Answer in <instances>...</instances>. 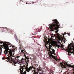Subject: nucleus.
Segmentation results:
<instances>
[{
	"label": "nucleus",
	"instance_id": "f257e3e1",
	"mask_svg": "<svg viewBox=\"0 0 74 74\" xmlns=\"http://www.w3.org/2000/svg\"><path fill=\"white\" fill-rule=\"evenodd\" d=\"M5 55H6L7 58L4 57L2 58L3 60H5L6 59L8 60V61L10 63H12L13 65L16 66L15 64L18 63L19 62L20 63H21V61L19 60L20 58V56H16V57L14 56L12 53V50H10L9 52L5 54Z\"/></svg>",
	"mask_w": 74,
	"mask_h": 74
},
{
	"label": "nucleus",
	"instance_id": "f03ea898",
	"mask_svg": "<svg viewBox=\"0 0 74 74\" xmlns=\"http://www.w3.org/2000/svg\"><path fill=\"white\" fill-rule=\"evenodd\" d=\"M53 23L49 25V27H51L50 28V30L51 32L55 30V32H58L59 31L58 29L60 27V24L59 23V22L56 19L53 20Z\"/></svg>",
	"mask_w": 74,
	"mask_h": 74
},
{
	"label": "nucleus",
	"instance_id": "7ed1b4c3",
	"mask_svg": "<svg viewBox=\"0 0 74 74\" xmlns=\"http://www.w3.org/2000/svg\"><path fill=\"white\" fill-rule=\"evenodd\" d=\"M0 43L1 44L2 43H3V46L2 45L3 47L5 49V50L4 51V54L7 53H9L10 52V51H8V50H10V49H9V47H11L12 46L8 42H3L1 41L0 42Z\"/></svg>",
	"mask_w": 74,
	"mask_h": 74
},
{
	"label": "nucleus",
	"instance_id": "20e7f679",
	"mask_svg": "<svg viewBox=\"0 0 74 74\" xmlns=\"http://www.w3.org/2000/svg\"><path fill=\"white\" fill-rule=\"evenodd\" d=\"M49 46L47 45V44L45 45V47L47 48V49L49 52H48V54L49 55L51 54V55H52V54H53L55 52V51L53 49H52L51 47H52V44H50V43L48 42L47 43V45H49Z\"/></svg>",
	"mask_w": 74,
	"mask_h": 74
},
{
	"label": "nucleus",
	"instance_id": "39448f33",
	"mask_svg": "<svg viewBox=\"0 0 74 74\" xmlns=\"http://www.w3.org/2000/svg\"><path fill=\"white\" fill-rule=\"evenodd\" d=\"M73 44V43H71L68 47V48L66 49V50L68 51V55H69V56L71 55V54H70V53H73L72 50H73V51H74V46H71V45Z\"/></svg>",
	"mask_w": 74,
	"mask_h": 74
},
{
	"label": "nucleus",
	"instance_id": "423d86ee",
	"mask_svg": "<svg viewBox=\"0 0 74 74\" xmlns=\"http://www.w3.org/2000/svg\"><path fill=\"white\" fill-rule=\"evenodd\" d=\"M22 53L23 54V56H25V59L23 58H22L21 59V63H23V64H26V63H25V62H22V59H23V60H27V59H28V60H29V57H26V56H27V52H26V51H24L23 53Z\"/></svg>",
	"mask_w": 74,
	"mask_h": 74
},
{
	"label": "nucleus",
	"instance_id": "0eeeda50",
	"mask_svg": "<svg viewBox=\"0 0 74 74\" xmlns=\"http://www.w3.org/2000/svg\"><path fill=\"white\" fill-rule=\"evenodd\" d=\"M2 30H3L2 32H4V31H3V30H4L5 31H7L8 33H12L13 32H14L13 30H11L9 29H7V27H5V28H2L1 29Z\"/></svg>",
	"mask_w": 74,
	"mask_h": 74
},
{
	"label": "nucleus",
	"instance_id": "6e6552de",
	"mask_svg": "<svg viewBox=\"0 0 74 74\" xmlns=\"http://www.w3.org/2000/svg\"><path fill=\"white\" fill-rule=\"evenodd\" d=\"M60 65L62 68H66V65L65 64L63 65V63L61 62L60 63Z\"/></svg>",
	"mask_w": 74,
	"mask_h": 74
},
{
	"label": "nucleus",
	"instance_id": "1a4fd4ad",
	"mask_svg": "<svg viewBox=\"0 0 74 74\" xmlns=\"http://www.w3.org/2000/svg\"><path fill=\"white\" fill-rule=\"evenodd\" d=\"M51 57H52L53 58V59L57 62H59V59H57L56 57H55V56H53V55H51Z\"/></svg>",
	"mask_w": 74,
	"mask_h": 74
},
{
	"label": "nucleus",
	"instance_id": "9d476101",
	"mask_svg": "<svg viewBox=\"0 0 74 74\" xmlns=\"http://www.w3.org/2000/svg\"><path fill=\"white\" fill-rule=\"evenodd\" d=\"M56 47H58L59 48L60 47V48H62V49H63V46L62 45H61V46L59 45H57Z\"/></svg>",
	"mask_w": 74,
	"mask_h": 74
},
{
	"label": "nucleus",
	"instance_id": "9b49d317",
	"mask_svg": "<svg viewBox=\"0 0 74 74\" xmlns=\"http://www.w3.org/2000/svg\"><path fill=\"white\" fill-rule=\"evenodd\" d=\"M23 47L22 46V45H20L19 49H21V50L23 49Z\"/></svg>",
	"mask_w": 74,
	"mask_h": 74
},
{
	"label": "nucleus",
	"instance_id": "f8f14e48",
	"mask_svg": "<svg viewBox=\"0 0 74 74\" xmlns=\"http://www.w3.org/2000/svg\"><path fill=\"white\" fill-rule=\"evenodd\" d=\"M0 47H1V45H0V55H1V52L2 51V49Z\"/></svg>",
	"mask_w": 74,
	"mask_h": 74
},
{
	"label": "nucleus",
	"instance_id": "ddd939ff",
	"mask_svg": "<svg viewBox=\"0 0 74 74\" xmlns=\"http://www.w3.org/2000/svg\"><path fill=\"white\" fill-rule=\"evenodd\" d=\"M24 51V50L22 49V50L21 51V53L22 54V55H23V54L22 53H23L24 52H23Z\"/></svg>",
	"mask_w": 74,
	"mask_h": 74
},
{
	"label": "nucleus",
	"instance_id": "4468645a",
	"mask_svg": "<svg viewBox=\"0 0 74 74\" xmlns=\"http://www.w3.org/2000/svg\"><path fill=\"white\" fill-rule=\"evenodd\" d=\"M15 40H16V41H17V42H18V41H19V40H18V38H15Z\"/></svg>",
	"mask_w": 74,
	"mask_h": 74
},
{
	"label": "nucleus",
	"instance_id": "2eb2a0df",
	"mask_svg": "<svg viewBox=\"0 0 74 74\" xmlns=\"http://www.w3.org/2000/svg\"><path fill=\"white\" fill-rule=\"evenodd\" d=\"M62 34V35H63V37H64V35H66V33H64V34Z\"/></svg>",
	"mask_w": 74,
	"mask_h": 74
},
{
	"label": "nucleus",
	"instance_id": "dca6fc26",
	"mask_svg": "<svg viewBox=\"0 0 74 74\" xmlns=\"http://www.w3.org/2000/svg\"><path fill=\"white\" fill-rule=\"evenodd\" d=\"M59 40H60H60H61V41H62V38H59Z\"/></svg>",
	"mask_w": 74,
	"mask_h": 74
},
{
	"label": "nucleus",
	"instance_id": "f3484780",
	"mask_svg": "<svg viewBox=\"0 0 74 74\" xmlns=\"http://www.w3.org/2000/svg\"><path fill=\"white\" fill-rule=\"evenodd\" d=\"M39 74H44V73H43V72H39Z\"/></svg>",
	"mask_w": 74,
	"mask_h": 74
},
{
	"label": "nucleus",
	"instance_id": "a211bd4d",
	"mask_svg": "<svg viewBox=\"0 0 74 74\" xmlns=\"http://www.w3.org/2000/svg\"><path fill=\"white\" fill-rule=\"evenodd\" d=\"M67 34H68V36H70V33H67Z\"/></svg>",
	"mask_w": 74,
	"mask_h": 74
},
{
	"label": "nucleus",
	"instance_id": "6ab92c4d",
	"mask_svg": "<svg viewBox=\"0 0 74 74\" xmlns=\"http://www.w3.org/2000/svg\"><path fill=\"white\" fill-rule=\"evenodd\" d=\"M19 43L20 44H22V43L21 42H20V41H19Z\"/></svg>",
	"mask_w": 74,
	"mask_h": 74
},
{
	"label": "nucleus",
	"instance_id": "aec40b11",
	"mask_svg": "<svg viewBox=\"0 0 74 74\" xmlns=\"http://www.w3.org/2000/svg\"><path fill=\"white\" fill-rule=\"evenodd\" d=\"M14 49V50H15L16 51L17 49V48H16L15 49L14 48V49Z\"/></svg>",
	"mask_w": 74,
	"mask_h": 74
},
{
	"label": "nucleus",
	"instance_id": "412c9836",
	"mask_svg": "<svg viewBox=\"0 0 74 74\" xmlns=\"http://www.w3.org/2000/svg\"><path fill=\"white\" fill-rule=\"evenodd\" d=\"M50 74H52H52H53V73H52V72L51 71H50Z\"/></svg>",
	"mask_w": 74,
	"mask_h": 74
},
{
	"label": "nucleus",
	"instance_id": "4be33fe9",
	"mask_svg": "<svg viewBox=\"0 0 74 74\" xmlns=\"http://www.w3.org/2000/svg\"><path fill=\"white\" fill-rule=\"evenodd\" d=\"M32 4V3H26V4Z\"/></svg>",
	"mask_w": 74,
	"mask_h": 74
},
{
	"label": "nucleus",
	"instance_id": "5701e85b",
	"mask_svg": "<svg viewBox=\"0 0 74 74\" xmlns=\"http://www.w3.org/2000/svg\"><path fill=\"white\" fill-rule=\"evenodd\" d=\"M54 36H51V38H52V37H54Z\"/></svg>",
	"mask_w": 74,
	"mask_h": 74
},
{
	"label": "nucleus",
	"instance_id": "b1692460",
	"mask_svg": "<svg viewBox=\"0 0 74 74\" xmlns=\"http://www.w3.org/2000/svg\"><path fill=\"white\" fill-rule=\"evenodd\" d=\"M64 40H65V41H67V40H66V39L65 38H64Z\"/></svg>",
	"mask_w": 74,
	"mask_h": 74
},
{
	"label": "nucleus",
	"instance_id": "393cba45",
	"mask_svg": "<svg viewBox=\"0 0 74 74\" xmlns=\"http://www.w3.org/2000/svg\"><path fill=\"white\" fill-rule=\"evenodd\" d=\"M19 1H20V2H21V1H22V0H19Z\"/></svg>",
	"mask_w": 74,
	"mask_h": 74
},
{
	"label": "nucleus",
	"instance_id": "a878e982",
	"mask_svg": "<svg viewBox=\"0 0 74 74\" xmlns=\"http://www.w3.org/2000/svg\"><path fill=\"white\" fill-rule=\"evenodd\" d=\"M45 66V64H43V66Z\"/></svg>",
	"mask_w": 74,
	"mask_h": 74
},
{
	"label": "nucleus",
	"instance_id": "bb28decb",
	"mask_svg": "<svg viewBox=\"0 0 74 74\" xmlns=\"http://www.w3.org/2000/svg\"><path fill=\"white\" fill-rule=\"evenodd\" d=\"M12 47L13 48H14V46H12Z\"/></svg>",
	"mask_w": 74,
	"mask_h": 74
},
{
	"label": "nucleus",
	"instance_id": "cd10ccee",
	"mask_svg": "<svg viewBox=\"0 0 74 74\" xmlns=\"http://www.w3.org/2000/svg\"><path fill=\"white\" fill-rule=\"evenodd\" d=\"M32 2V4H33V3H34V2Z\"/></svg>",
	"mask_w": 74,
	"mask_h": 74
},
{
	"label": "nucleus",
	"instance_id": "c85d7f7f",
	"mask_svg": "<svg viewBox=\"0 0 74 74\" xmlns=\"http://www.w3.org/2000/svg\"><path fill=\"white\" fill-rule=\"evenodd\" d=\"M36 30H37V29H36Z\"/></svg>",
	"mask_w": 74,
	"mask_h": 74
},
{
	"label": "nucleus",
	"instance_id": "c756f323",
	"mask_svg": "<svg viewBox=\"0 0 74 74\" xmlns=\"http://www.w3.org/2000/svg\"><path fill=\"white\" fill-rule=\"evenodd\" d=\"M52 39H53V38H52Z\"/></svg>",
	"mask_w": 74,
	"mask_h": 74
},
{
	"label": "nucleus",
	"instance_id": "7c9ffc66",
	"mask_svg": "<svg viewBox=\"0 0 74 74\" xmlns=\"http://www.w3.org/2000/svg\"><path fill=\"white\" fill-rule=\"evenodd\" d=\"M73 40H74V39H73Z\"/></svg>",
	"mask_w": 74,
	"mask_h": 74
}]
</instances>
